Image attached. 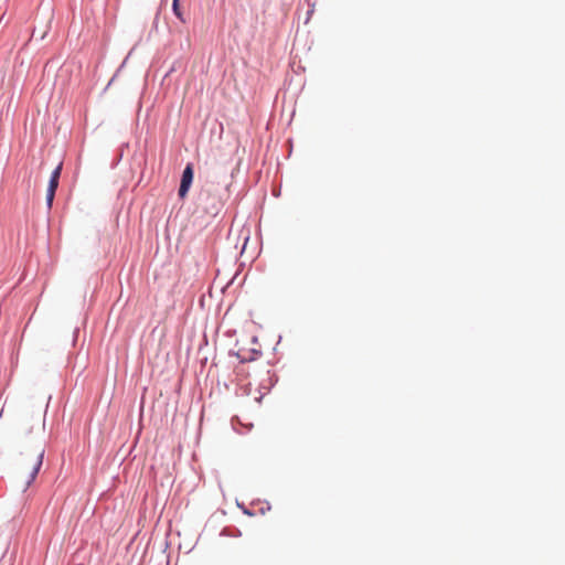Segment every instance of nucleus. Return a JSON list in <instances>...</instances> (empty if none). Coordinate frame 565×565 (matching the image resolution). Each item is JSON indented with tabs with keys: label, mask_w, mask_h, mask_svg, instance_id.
Here are the masks:
<instances>
[{
	"label": "nucleus",
	"mask_w": 565,
	"mask_h": 565,
	"mask_svg": "<svg viewBox=\"0 0 565 565\" xmlns=\"http://www.w3.org/2000/svg\"><path fill=\"white\" fill-rule=\"evenodd\" d=\"M192 181H193V168H192V164H188L182 173L181 184L179 188V196L180 198L183 199L186 196Z\"/></svg>",
	"instance_id": "obj_4"
},
{
	"label": "nucleus",
	"mask_w": 565,
	"mask_h": 565,
	"mask_svg": "<svg viewBox=\"0 0 565 565\" xmlns=\"http://www.w3.org/2000/svg\"><path fill=\"white\" fill-rule=\"evenodd\" d=\"M61 171H62V163H60L54 169V171L52 172V175L50 178L49 186H47V190H46V203H47L49 207L52 206V203H53V200H54V195H55V191H56V189L58 186V180H60Z\"/></svg>",
	"instance_id": "obj_3"
},
{
	"label": "nucleus",
	"mask_w": 565,
	"mask_h": 565,
	"mask_svg": "<svg viewBox=\"0 0 565 565\" xmlns=\"http://www.w3.org/2000/svg\"><path fill=\"white\" fill-rule=\"evenodd\" d=\"M41 465L42 461H19V465L14 468V473L26 488L40 471Z\"/></svg>",
	"instance_id": "obj_1"
},
{
	"label": "nucleus",
	"mask_w": 565,
	"mask_h": 565,
	"mask_svg": "<svg viewBox=\"0 0 565 565\" xmlns=\"http://www.w3.org/2000/svg\"><path fill=\"white\" fill-rule=\"evenodd\" d=\"M45 454V443L42 438L38 440H30L28 441L24 447L23 451H21L22 456L35 458V459H43Z\"/></svg>",
	"instance_id": "obj_2"
},
{
	"label": "nucleus",
	"mask_w": 565,
	"mask_h": 565,
	"mask_svg": "<svg viewBox=\"0 0 565 565\" xmlns=\"http://www.w3.org/2000/svg\"><path fill=\"white\" fill-rule=\"evenodd\" d=\"M172 10H173V13L175 14V17H177L181 22H185V19H184L183 12H182V11H181V9H180L179 0H173V3H172Z\"/></svg>",
	"instance_id": "obj_5"
}]
</instances>
